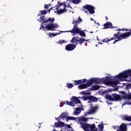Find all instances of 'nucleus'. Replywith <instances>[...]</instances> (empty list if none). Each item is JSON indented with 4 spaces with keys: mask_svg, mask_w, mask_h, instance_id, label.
I'll list each match as a JSON object with an SVG mask.
<instances>
[{
    "mask_svg": "<svg viewBox=\"0 0 131 131\" xmlns=\"http://www.w3.org/2000/svg\"><path fill=\"white\" fill-rule=\"evenodd\" d=\"M88 40H85L83 38H80L79 37H74L72 38V40H71L70 42L72 43L75 44H68L66 47V50L70 52L71 51H73L76 48V46L77 45H80V46H82V43L84 42V41H88Z\"/></svg>",
    "mask_w": 131,
    "mask_h": 131,
    "instance_id": "f257e3e1",
    "label": "nucleus"
},
{
    "mask_svg": "<svg viewBox=\"0 0 131 131\" xmlns=\"http://www.w3.org/2000/svg\"><path fill=\"white\" fill-rule=\"evenodd\" d=\"M119 30V31H128L127 32H125L123 34H121L120 36L118 35V34H114V37L111 38L112 40H113L114 39H116V38H118V39L115 40L113 43H116V42H118V41H120V40H122V39H125L127 37H129L131 35V29H122L120 30V29L117 30V31Z\"/></svg>",
    "mask_w": 131,
    "mask_h": 131,
    "instance_id": "f03ea898",
    "label": "nucleus"
},
{
    "mask_svg": "<svg viewBox=\"0 0 131 131\" xmlns=\"http://www.w3.org/2000/svg\"><path fill=\"white\" fill-rule=\"evenodd\" d=\"M80 126L84 131H98V128L96 127V124L85 123H80Z\"/></svg>",
    "mask_w": 131,
    "mask_h": 131,
    "instance_id": "7ed1b4c3",
    "label": "nucleus"
},
{
    "mask_svg": "<svg viewBox=\"0 0 131 131\" xmlns=\"http://www.w3.org/2000/svg\"><path fill=\"white\" fill-rule=\"evenodd\" d=\"M54 21H55V18H52L51 21H49V24H48L45 27V28L49 31H55V28H59V25L57 24H54Z\"/></svg>",
    "mask_w": 131,
    "mask_h": 131,
    "instance_id": "20e7f679",
    "label": "nucleus"
},
{
    "mask_svg": "<svg viewBox=\"0 0 131 131\" xmlns=\"http://www.w3.org/2000/svg\"><path fill=\"white\" fill-rule=\"evenodd\" d=\"M85 13H86L87 14L89 13V12L90 14L91 15H93V14H95V7L92 5L86 4L84 6L82 7Z\"/></svg>",
    "mask_w": 131,
    "mask_h": 131,
    "instance_id": "39448f33",
    "label": "nucleus"
},
{
    "mask_svg": "<svg viewBox=\"0 0 131 131\" xmlns=\"http://www.w3.org/2000/svg\"><path fill=\"white\" fill-rule=\"evenodd\" d=\"M128 76H131V70L124 71L122 73L117 75L116 77L118 78V79H121V78H127Z\"/></svg>",
    "mask_w": 131,
    "mask_h": 131,
    "instance_id": "423d86ee",
    "label": "nucleus"
},
{
    "mask_svg": "<svg viewBox=\"0 0 131 131\" xmlns=\"http://www.w3.org/2000/svg\"><path fill=\"white\" fill-rule=\"evenodd\" d=\"M67 32H72V33H75L76 34H79L80 36H82L83 37H85L86 36V35H85V33L83 32V31L80 30V29L77 28L74 29H72L71 31H68Z\"/></svg>",
    "mask_w": 131,
    "mask_h": 131,
    "instance_id": "0eeeda50",
    "label": "nucleus"
},
{
    "mask_svg": "<svg viewBox=\"0 0 131 131\" xmlns=\"http://www.w3.org/2000/svg\"><path fill=\"white\" fill-rule=\"evenodd\" d=\"M110 77L106 76V80H105V85H117L118 84L119 81L117 80L115 81H110Z\"/></svg>",
    "mask_w": 131,
    "mask_h": 131,
    "instance_id": "6e6552de",
    "label": "nucleus"
},
{
    "mask_svg": "<svg viewBox=\"0 0 131 131\" xmlns=\"http://www.w3.org/2000/svg\"><path fill=\"white\" fill-rule=\"evenodd\" d=\"M79 97H76V96H72L70 100L73 102V104H80L81 107H82V105H81V102L80 100L79 99Z\"/></svg>",
    "mask_w": 131,
    "mask_h": 131,
    "instance_id": "1a4fd4ad",
    "label": "nucleus"
},
{
    "mask_svg": "<svg viewBox=\"0 0 131 131\" xmlns=\"http://www.w3.org/2000/svg\"><path fill=\"white\" fill-rule=\"evenodd\" d=\"M52 18L50 17L48 19H46V16H40V18L38 19V21L39 22H41V21H42V23H41V26H42V25L43 24V23H49V21H52Z\"/></svg>",
    "mask_w": 131,
    "mask_h": 131,
    "instance_id": "9d476101",
    "label": "nucleus"
},
{
    "mask_svg": "<svg viewBox=\"0 0 131 131\" xmlns=\"http://www.w3.org/2000/svg\"><path fill=\"white\" fill-rule=\"evenodd\" d=\"M80 22H82V19H81L80 17H79L76 20L74 19L72 21V24H74V28L73 29H76V28H78L77 27L78 26V24H79Z\"/></svg>",
    "mask_w": 131,
    "mask_h": 131,
    "instance_id": "9b49d317",
    "label": "nucleus"
},
{
    "mask_svg": "<svg viewBox=\"0 0 131 131\" xmlns=\"http://www.w3.org/2000/svg\"><path fill=\"white\" fill-rule=\"evenodd\" d=\"M103 82H104V84H105L106 77L105 78H94V83H97L98 84H100V83H103Z\"/></svg>",
    "mask_w": 131,
    "mask_h": 131,
    "instance_id": "f8f14e48",
    "label": "nucleus"
},
{
    "mask_svg": "<svg viewBox=\"0 0 131 131\" xmlns=\"http://www.w3.org/2000/svg\"><path fill=\"white\" fill-rule=\"evenodd\" d=\"M112 96L114 98V101L115 102H120V101L122 100V97L120 95L116 94H113Z\"/></svg>",
    "mask_w": 131,
    "mask_h": 131,
    "instance_id": "ddd939ff",
    "label": "nucleus"
},
{
    "mask_svg": "<svg viewBox=\"0 0 131 131\" xmlns=\"http://www.w3.org/2000/svg\"><path fill=\"white\" fill-rule=\"evenodd\" d=\"M99 101V98L93 95H90V99L88 103H96Z\"/></svg>",
    "mask_w": 131,
    "mask_h": 131,
    "instance_id": "4468645a",
    "label": "nucleus"
},
{
    "mask_svg": "<svg viewBox=\"0 0 131 131\" xmlns=\"http://www.w3.org/2000/svg\"><path fill=\"white\" fill-rule=\"evenodd\" d=\"M58 122H55L54 123V126H53L54 128L55 129V127H63L65 124L63 122H60V119H58Z\"/></svg>",
    "mask_w": 131,
    "mask_h": 131,
    "instance_id": "2eb2a0df",
    "label": "nucleus"
},
{
    "mask_svg": "<svg viewBox=\"0 0 131 131\" xmlns=\"http://www.w3.org/2000/svg\"><path fill=\"white\" fill-rule=\"evenodd\" d=\"M119 129L120 130H118V131H126V129H127V124L122 123L119 126Z\"/></svg>",
    "mask_w": 131,
    "mask_h": 131,
    "instance_id": "dca6fc26",
    "label": "nucleus"
},
{
    "mask_svg": "<svg viewBox=\"0 0 131 131\" xmlns=\"http://www.w3.org/2000/svg\"><path fill=\"white\" fill-rule=\"evenodd\" d=\"M89 119L85 117H80L79 118H76V121H79L80 123H84V122H86ZM81 121H83L84 122H82Z\"/></svg>",
    "mask_w": 131,
    "mask_h": 131,
    "instance_id": "f3484780",
    "label": "nucleus"
},
{
    "mask_svg": "<svg viewBox=\"0 0 131 131\" xmlns=\"http://www.w3.org/2000/svg\"><path fill=\"white\" fill-rule=\"evenodd\" d=\"M108 28H111V29L114 28L112 23H111L110 21H107L104 25L103 29H108Z\"/></svg>",
    "mask_w": 131,
    "mask_h": 131,
    "instance_id": "a211bd4d",
    "label": "nucleus"
},
{
    "mask_svg": "<svg viewBox=\"0 0 131 131\" xmlns=\"http://www.w3.org/2000/svg\"><path fill=\"white\" fill-rule=\"evenodd\" d=\"M66 12H68V13L74 12V11H73V8H72V7L71 6L69 3L66 5Z\"/></svg>",
    "mask_w": 131,
    "mask_h": 131,
    "instance_id": "6ab92c4d",
    "label": "nucleus"
},
{
    "mask_svg": "<svg viewBox=\"0 0 131 131\" xmlns=\"http://www.w3.org/2000/svg\"><path fill=\"white\" fill-rule=\"evenodd\" d=\"M75 110L76 111H74L73 114L74 115H78V114L81 113V111L83 110V108H81V107H77Z\"/></svg>",
    "mask_w": 131,
    "mask_h": 131,
    "instance_id": "aec40b11",
    "label": "nucleus"
},
{
    "mask_svg": "<svg viewBox=\"0 0 131 131\" xmlns=\"http://www.w3.org/2000/svg\"><path fill=\"white\" fill-rule=\"evenodd\" d=\"M122 99H123L124 100H131V94H126L125 93L124 95H122Z\"/></svg>",
    "mask_w": 131,
    "mask_h": 131,
    "instance_id": "412c9836",
    "label": "nucleus"
},
{
    "mask_svg": "<svg viewBox=\"0 0 131 131\" xmlns=\"http://www.w3.org/2000/svg\"><path fill=\"white\" fill-rule=\"evenodd\" d=\"M122 120H125L126 121H128L130 122L131 121V116H127V115H124L122 117Z\"/></svg>",
    "mask_w": 131,
    "mask_h": 131,
    "instance_id": "4be33fe9",
    "label": "nucleus"
},
{
    "mask_svg": "<svg viewBox=\"0 0 131 131\" xmlns=\"http://www.w3.org/2000/svg\"><path fill=\"white\" fill-rule=\"evenodd\" d=\"M91 108H92V109L90 110V112H91V114L92 113H96V112H97V111H98V109H99V106L96 105L94 107H93L91 105Z\"/></svg>",
    "mask_w": 131,
    "mask_h": 131,
    "instance_id": "5701e85b",
    "label": "nucleus"
},
{
    "mask_svg": "<svg viewBox=\"0 0 131 131\" xmlns=\"http://www.w3.org/2000/svg\"><path fill=\"white\" fill-rule=\"evenodd\" d=\"M86 88H89V86L86 83L85 84H80L78 86V88L80 89V90H84V89H86Z\"/></svg>",
    "mask_w": 131,
    "mask_h": 131,
    "instance_id": "b1692460",
    "label": "nucleus"
},
{
    "mask_svg": "<svg viewBox=\"0 0 131 131\" xmlns=\"http://www.w3.org/2000/svg\"><path fill=\"white\" fill-rule=\"evenodd\" d=\"M86 83H87V85H88V86H91V85H93V84H94V83H95L94 78H92L90 79L88 81V82H87Z\"/></svg>",
    "mask_w": 131,
    "mask_h": 131,
    "instance_id": "393cba45",
    "label": "nucleus"
},
{
    "mask_svg": "<svg viewBox=\"0 0 131 131\" xmlns=\"http://www.w3.org/2000/svg\"><path fill=\"white\" fill-rule=\"evenodd\" d=\"M64 13H66V8H63V9H59L57 11V14H58V15H61V14H63Z\"/></svg>",
    "mask_w": 131,
    "mask_h": 131,
    "instance_id": "a878e982",
    "label": "nucleus"
},
{
    "mask_svg": "<svg viewBox=\"0 0 131 131\" xmlns=\"http://www.w3.org/2000/svg\"><path fill=\"white\" fill-rule=\"evenodd\" d=\"M100 89V86L98 85H93L91 88H90V91H98Z\"/></svg>",
    "mask_w": 131,
    "mask_h": 131,
    "instance_id": "bb28decb",
    "label": "nucleus"
},
{
    "mask_svg": "<svg viewBox=\"0 0 131 131\" xmlns=\"http://www.w3.org/2000/svg\"><path fill=\"white\" fill-rule=\"evenodd\" d=\"M58 118L59 119H64V118H67V115L66 114V113L63 112L61 113Z\"/></svg>",
    "mask_w": 131,
    "mask_h": 131,
    "instance_id": "cd10ccee",
    "label": "nucleus"
},
{
    "mask_svg": "<svg viewBox=\"0 0 131 131\" xmlns=\"http://www.w3.org/2000/svg\"><path fill=\"white\" fill-rule=\"evenodd\" d=\"M106 100H109V101H111L112 102H114V97H112L111 95H107L106 96Z\"/></svg>",
    "mask_w": 131,
    "mask_h": 131,
    "instance_id": "c85d7f7f",
    "label": "nucleus"
},
{
    "mask_svg": "<svg viewBox=\"0 0 131 131\" xmlns=\"http://www.w3.org/2000/svg\"><path fill=\"white\" fill-rule=\"evenodd\" d=\"M111 40H112V39H111H111H109V38H105L104 39H102L101 41L102 42H106V43H108L109 41H111Z\"/></svg>",
    "mask_w": 131,
    "mask_h": 131,
    "instance_id": "c756f323",
    "label": "nucleus"
},
{
    "mask_svg": "<svg viewBox=\"0 0 131 131\" xmlns=\"http://www.w3.org/2000/svg\"><path fill=\"white\" fill-rule=\"evenodd\" d=\"M67 121L68 122L69 120H76V118L74 117L68 116L67 117Z\"/></svg>",
    "mask_w": 131,
    "mask_h": 131,
    "instance_id": "7c9ffc66",
    "label": "nucleus"
},
{
    "mask_svg": "<svg viewBox=\"0 0 131 131\" xmlns=\"http://www.w3.org/2000/svg\"><path fill=\"white\" fill-rule=\"evenodd\" d=\"M58 4L59 7H61V6H63V8H66V3L64 2L63 3H59V1H58Z\"/></svg>",
    "mask_w": 131,
    "mask_h": 131,
    "instance_id": "2f4dec72",
    "label": "nucleus"
},
{
    "mask_svg": "<svg viewBox=\"0 0 131 131\" xmlns=\"http://www.w3.org/2000/svg\"><path fill=\"white\" fill-rule=\"evenodd\" d=\"M71 2L75 5H78V4H79L81 2V0H71Z\"/></svg>",
    "mask_w": 131,
    "mask_h": 131,
    "instance_id": "473e14b6",
    "label": "nucleus"
},
{
    "mask_svg": "<svg viewBox=\"0 0 131 131\" xmlns=\"http://www.w3.org/2000/svg\"><path fill=\"white\" fill-rule=\"evenodd\" d=\"M98 130L100 131H103V129H104V125H103V124H99L98 125Z\"/></svg>",
    "mask_w": 131,
    "mask_h": 131,
    "instance_id": "72a5a7b5",
    "label": "nucleus"
},
{
    "mask_svg": "<svg viewBox=\"0 0 131 131\" xmlns=\"http://www.w3.org/2000/svg\"><path fill=\"white\" fill-rule=\"evenodd\" d=\"M67 105H69L70 106H72V107H74V104L73 103V102L72 100H71V102L67 101L66 102Z\"/></svg>",
    "mask_w": 131,
    "mask_h": 131,
    "instance_id": "f704fd0d",
    "label": "nucleus"
},
{
    "mask_svg": "<svg viewBox=\"0 0 131 131\" xmlns=\"http://www.w3.org/2000/svg\"><path fill=\"white\" fill-rule=\"evenodd\" d=\"M74 82H75V84L78 85L79 84H81V79L78 80H74Z\"/></svg>",
    "mask_w": 131,
    "mask_h": 131,
    "instance_id": "c9c22d12",
    "label": "nucleus"
},
{
    "mask_svg": "<svg viewBox=\"0 0 131 131\" xmlns=\"http://www.w3.org/2000/svg\"><path fill=\"white\" fill-rule=\"evenodd\" d=\"M40 15H46V14H48V11L47 10H41L40 11Z\"/></svg>",
    "mask_w": 131,
    "mask_h": 131,
    "instance_id": "e433bc0d",
    "label": "nucleus"
},
{
    "mask_svg": "<svg viewBox=\"0 0 131 131\" xmlns=\"http://www.w3.org/2000/svg\"><path fill=\"white\" fill-rule=\"evenodd\" d=\"M91 90H90V89L89 90H86V91H85L84 93V95H85L86 96H89L90 95H91V93H92L91 92H90Z\"/></svg>",
    "mask_w": 131,
    "mask_h": 131,
    "instance_id": "4c0bfd02",
    "label": "nucleus"
},
{
    "mask_svg": "<svg viewBox=\"0 0 131 131\" xmlns=\"http://www.w3.org/2000/svg\"><path fill=\"white\" fill-rule=\"evenodd\" d=\"M67 86L68 89H72L73 88V84L72 83H68Z\"/></svg>",
    "mask_w": 131,
    "mask_h": 131,
    "instance_id": "58836bf2",
    "label": "nucleus"
},
{
    "mask_svg": "<svg viewBox=\"0 0 131 131\" xmlns=\"http://www.w3.org/2000/svg\"><path fill=\"white\" fill-rule=\"evenodd\" d=\"M83 98L84 99V101H88V100L90 101V95L88 96H84Z\"/></svg>",
    "mask_w": 131,
    "mask_h": 131,
    "instance_id": "ea45409f",
    "label": "nucleus"
},
{
    "mask_svg": "<svg viewBox=\"0 0 131 131\" xmlns=\"http://www.w3.org/2000/svg\"><path fill=\"white\" fill-rule=\"evenodd\" d=\"M56 35H57V34H54V33H49V36L50 37H53L54 36H56Z\"/></svg>",
    "mask_w": 131,
    "mask_h": 131,
    "instance_id": "a19ab883",
    "label": "nucleus"
},
{
    "mask_svg": "<svg viewBox=\"0 0 131 131\" xmlns=\"http://www.w3.org/2000/svg\"><path fill=\"white\" fill-rule=\"evenodd\" d=\"M113 127L114 129H116L117 131L120 130L119 126H114Z\"/></svg>",
    "mask_w": 131,
    "mask_h": 131,
    "instance_id": "79ce46f5",
    "label": "nucleus"
},
{
    "mask_svg": "<svg viewBox=\"0 0 131 131\" xmlns=\"http://www.w3.org/2000/svg\"><path fill=\"white\" fill-rule=\"evenodd\" d=\"M57 43H58L59 45H62V43H65V40H59Z\"/></svg>",
    "mask_w": 131,
    "mask_h": 131,
    "instance_id": "37998d69",
    "label": "nucleus"
},
{
    "mask_svg": "<svg viewBox=\"0 0 131 131\" xmlns=\"http://www.w3.org/2000/svg\"><path fill=\"white\" fill-rule=\"evenodd\" d=\"M89 114H92V113L91 112V111L86 112V113H85L84 114V116H88V115H89Z\"/></svg>",
    "mask_w": 131,
    "mask_h": 131,
    "instance_id": "c03bdc74",
    "label": "nucleus"
},
{
    "mask_svg": "<svg viewBox=\"0 0 131 131\" xmlns=\"http://www.w3.org/2000/svg\"><path fill=\"white\" fill-rule=\"evenodd\" d=\"M88 81V80L86 79H83L81 80V83H85Z\"/></svg>",
    "mask_w": 131,
    "mask_h": 131,
    "instance_id": "a18cd8bd",
    "label": "nucleus"
},
{
    "mask_svg": "<svg viewBox=\"0 0 131 131\" xmlns=\"http://www.w3.org/2000/svg\"><path fill=\"white\" fill-rule=\"evenodd\" d=\"M129 101L127 102H124L123 104H122V106H124V105H128Z\"/></svg>",
    "mask_w": 131,
    "mask_h": 131,
    "instance_id": "49530a36",
    "label": "nucleus"
},
{
    "mask_svg": "<svg viewBox=\"0 0 131 131\" xmlns=\"http://www.w3.org/2000/svg\"><path fill=\"white\" fill-rule=\"evenodd\" d=\"M44 8H45V9H49V5H48V4H45V6H44Z\"/></svg>",
    "mask_w": 131,
    "mask_h": 131,
    "instance_id": "de8ad7c7",
    "label": "nucleus"
},
{
    "mask_svg": "<svg viewBox=\"0 0 131 131\" xmlns=\"http://www.w3.org/2000/svg\"><path fill=\"white\" fill-rule=\"evenodd\" d=\"M131 84H128L126 85V89H130Z\"/></svg>",
    "mask_w": 131,
    "mask_h": 131,
    "instance_id": "09e8293b",
    "label": "nucleus"
},
{
    "mask_svg": "<svg viewBox=\"0 0 131 131\" xmlns=\"http://www.w3.org/2000/svg\"><path fill=\"white\" fill-rule=\"evenodd\" d=\"M121 94H122V95H125V94H126V93L124 91H121Z\"/></svg>",
    "mask_w": 131,
    "mask_h": 131,
    "instance_id": "8fccbe9b",
    "label": "nucleus"
},
{
    "mask_svg": "<svg viewBox=\"0 0 131 131\" xmlns=\"http://www.w3.org/2000/svg\"><path fill=\"white\" fill-rule=\"evenodd\" d=\"M53 9H54V8H50L49 10H48V12H49L50 13V12L51 11V10H53Z\"/></svg>",
    "mask_w": 131,
    "mask_h": 131,
    "instance_id": "3c124183",
    "label": "nucleus"
},
{
    "mask_svg": "<svg viewBox=\"0 0 131 131\" xmlns=\"http://www.w3.org/2000/svg\"><path fill=\"white\" fill-rule=\"evenodd\" d=\"M67 126L68 128H71V126L69 124L67 125Z\"/></svg>",
    "mask_w": 131,
    "mask_h": 131,
    "instance_id": "603ef678",
    "label": "nucleus"
},
{
    "mask_svg": "<svg viewBox=\"0 0 131 131\" xmlns=\"http://www.w3.org/2000/svg\"><path fill=\"white\" fill-rule=\"evenodd\" d=\"M85 91H82L80 92L81 95H84Z\"/></svg>",
    "mask_w": 131,
    "mask_h": 131,
    "instance_id": "864d4df0",
    "label": "nucleus"
},
{
    "mask_svg": "<svg viewBox=\"0 0 131 131\" xmlns=\"http://www.w3.org/2000/svg\"><path fill=\"white\" fill-rule=\"evenodd\" d=\"M72 84H73V86H74V85H77V84H75V82L73 83Z\"/></svg>",
    "mask_w": 131,
    "mask_h": 131,
    "instance_id": "5fc2aeb1",
    "label": "nucleus"
},
{
    "mask_svg": "<svg viewBox=\"0 0 131 131\" xmlns=\"http://www.w3.org/2000/svg\"><path fill=\"white\" fill-rule=\"evenodd\" d=\"M120 33V32H117V33H116V34H118V35H119V36Z\"/></svg>",
    "mask_w": 131,
    "mask_h": 131,
    "instance_id": "6e6d98bb",
    "label": "nucleus"
},
{
    "mask_svg": "<svg viewBox=\"0 0 131 131\" xmlns=\"http://www.w3.org/2000/svg\"><path fill=\"white\" fill-rule=\"evenodd\" d=\"M105 19H106V20H108V17L105 16Z\"/></svg>",
    "mask_w": 131,
    "mask_h": 131,
    "instance_id": "4d7b16f0",
    "label": "nucleus"
},
{
    "mask_svg": "<svg viewBox=\"0 0 131 131\" xmlns=\"http://www.w3.org/2000/svg\"><path fill=\"white\" fill-rule=\"evenodd\" d=\"M97 40H98V41H100V39L98 38V36H97Z\"/></svg>",
    "mask_w": 131,
    "mask_h": 131,
    "instance_id": "13d9d810",
    "label": "nucleus"
},
{
    "mask_svg": "<svg viewBox=\"0 0 131 131\" xmlns=\"http://www.w3.org/2000/svg\"><path fill=\"white\" fill-rule=\"evenodd\" d=\"M48 6H49V7L50 8V7H51V4H49Z\"/></svg>",
    "mask_w": 131,
    "mask_h": 131,
    "instance_id": "bf43d9fd",
    "label": "nucleus"
},
{
    "mask_svg": "<svg viewBox=\"0 0 131 131\" xmlns=\"http://www.w3.org/2000/svg\"><path fill=\"white\" fill-rule=\"evenodd\" d=\"M99 43L100 45H103V43H102L101 42H99Z\"/></svg>",
    "mask_w": 131,
    "mask_h": 131,
    "instance_id": "052dcab7",
    "label": "nucleus"
},
{
    "mask_svg": "<svg viewBox=\"0 0 131 131\" xmlns=\"http://www.w3.org/2000/svg\"><path fill=\"white\" fill-rule=\"evenodd\" d=\"M96 24H98V26H100V23H96Z\"/></svg>",
    "mask_w": 131,
    "mask_h": 131,
    "instance_id": "680f3d73",
    "label": "nucleus"
},
{
    "mask_svg": "<svg viewBox=\"0 0 131 131\" xmlns=\"http://www.w3.org/2000/svg\"><path fill=\"white\" fill-rule=\"evenodd\" d=\"M90 19H91V21H94V19L93 18H91Z\"/></svg>",
    "mask_w": 131,
    "mask_h": 131,
    "instance_id": "e2e57ef3",
    "label": "nucleus"
},
{
    "mask_svg": "<svg viewBox=\"0 0 131 131\" xmlns=\"http://www.w3.org/2000/svg\"><path fill=\"white\" fill-rule=\"evenodd\" d=\"M128 105H131V102H129Z\"/></svg>",
    "mask_w": 131,
    "mask_h": 131,
    "instance_id": "0e129e2a",
    "label": "nucleus"
},
{
    "mask_svg": "<svg viewBox=\"0 0 131 131\" xmlns=\"http://www.w3.org/2000/svg\"><path fill=\"white\" fill-rule=\"evenodd\" d=\"M128 125H130L131 126V122L129 123Z\"/></svg>",
    "mask_w": 131,
    "mask_h": 131,
    "instance_id": "69168bd1",
    "label": "nucleus"
},
{
    "mask_svg": "<svg viewBox=\"0 0 131 131\" xmlns=\"http://www.w3.org/2000/svg\"><path fill=\"white\" fill-rule=\"evenodd\" d=\"M90 33H94V32L91 31V32H90Z\"/></svg>",
    "mask_w": 131,
    "mask_h": 131,
    "instance_id": "338daca9",
    "label": "nucleus"
},
{
    "mask_svg": "<svg viewBox=\"0 0 131 131\" xmlns=\"http://www.w3.org/2000/svg\"><path fill=\"white\" fill-rule=\"evenodd\" d=\"M58 118H55V120H58Z\"/></svg>",
    "mask_w": 131,
    "mask_h": 131,
    "instance_id": "774afa93",
    "label": "nucleus"
}]
</instances>
